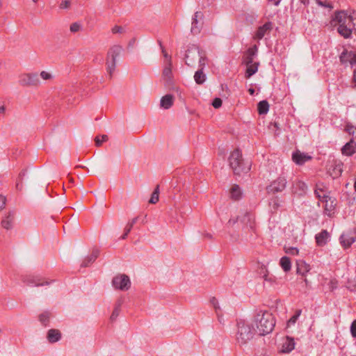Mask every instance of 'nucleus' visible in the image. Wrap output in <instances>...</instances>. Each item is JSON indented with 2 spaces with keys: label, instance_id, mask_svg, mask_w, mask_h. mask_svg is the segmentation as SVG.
<instances>
[{
  "label": "nucleus",
  "instance_id": "18",
  "mask_svg": "<svg viewBox=\"0 0 356 356\" xmlns=\"http://www.w3.org/2000/svg\"><path fill=\"white\" fill-rule=\"evenodd\" d=\"M341 152L343 155L350 156L356 152V143L353 139L346 143L342 149Z\"/></svg>",
  "mask_w": 356,
  "mask_h": 356
},
{
  "label": "nucleus",
  "instance_id": "28",
  "mask_svg": "<svg viewBox=\"0 0 356 356\" xmlns=\"http://www.w3.org/2000/svg\"><path fill=\"white\" fill-rule=\"evenodd\" d=\"M280 265L284 272H288L291 268V262L289 257L284 256L280 259Z\"/></svg>",
  "mask_w": 356,
  "mask_h": 356
},
{
  "label": "nucleus",
  "instance_id": "6",
  "mask_svg": "<svg viewBox=\"0 0 356 356\" xmlns=\"http://www.w3.org/2000/svg\"><path fill=\"white\" fill-rule=\"evenodd\" d=\"M205 60L206 58L201 54L197 47L193 46L187 49L185 56V63L188 66H193L197 60L199 66L205 67Z\"/></svg>",
  "mask_w": 356,
  "mask_h": 356
},
{
  "label": "nucleus",
  "instance_id": "62",
  "mask_svg": "<svg viewBox=\"0 0 356 356\" xmlns=\"http://www.w3.org/2000/svg\"><path fill=\"white\" fill-rule=\"evenodd\" d=\"M5 107L4 106H0V114L3 113L5 112Z\"/></svg>",
  "mask_w": 356,
  "mask_h": 356
},
{
  "label": "nucleus",
  "instance_id": "19",
  "mask_svg": "<svg viewBox=\"0 0 356 356\" xmlns=\"http://www.w3.org/2000/svg\"><path fill=\"white\" fill-rule=\"evenodd\" d=\"M14 220V212L9 211L6 216L2 219L1 225L3 228L6 230H10L13 228Z\"/></svg>",
  "mask_w": 356,
  "mask_h": 356
},
{
  "label": "nucleus",
  "instance_id": "33",
  "mask_svg": "<svg viewBox=\"0 0 356 356\" xmlns=\"http://www.w3.org/2000/svg\"><path fill=\"white\" fill-rule=\"evenodd\" d=\"M172 63L170 59L168 60V65H166L163 70V76L168 80L172 78Z\"/></svg>",
  "mask_w": 356,
  "mask_h": 356
},
{
  "label": "nucleus",
  "instance_id": "8",
  "mask_svg": "<svg viewBox=\"0 0 356 356\" xmlns=\"http://www.w3.org/2000/svg\"><path fill=\"white\" fill-rule=\"evenodd\" d=\"M286 184L287 181L284 177H278L266 186V192L268 194L273 195L277 193H282L286 188Z\"/></svg>",
  "mask_w": 356,
  "mask_h": 356
},
{
  "label": "nucleus",
  "instance_id": "42",
  "mask_svg": "<svg viewBox=\"0 0 356 356\" xmlns=\"http://www.w3.org/2000/svg\"><path fill=\"white\" fill-rule=\"evenodd\" d=\"M101 137L102 139L99 138V136H97L95 139V145L97 147L101 146L102 143L106 141L108 138L107 135H102Z\"/></svg>",
  "mask_w": 356,
  "mask_h": 356
},
{
  "label": "nucleus",
  "instance_id": "3",
  "mask_svg": "<svg viewBox=\"0 0 356 356\" xmlns=\"http://www.w3.org/2000/svg\"><path fill=\"white\" fill-rule=\"evenodd\" d=\"M229 163L235 175L246 174L250 170V164L245 163L239 149H234L229 156Z\"/></svg>",
  "mask_w": 356,
  "mask_h": 356
},
{
  "label": "nucleus",
  "instance_id": "48",
  "mask_svg": "<svg viewBox=\"0 0 356 356\" xmlns=\"http://www.w3.org/2000/svg\"><path fill=\"white\" fill-rule=\"evenodd\" d=\"M70 6V1L69 0H64L62 1L61 3L59 5V8L60 9H67Z\"/></svg>",
  "mask_w": 356,
  "mask_h": 356
},
{
  "label": "nucleus",
  "instance_id": "50",
  "mask_svg": "<svg viewBox=\"0 0 356 356\" xmlns=\"http://www.w3.org/2000/svg\"><path fill=\"white\" fill-rule=\"evenodd\" d=\"M131 229L132 228L130 226L127 225L125 228H124V233L121 236V238L122 239H125L127 238V236H128V234H129V232H131Z\"/></svg>",
  "mask_w": 356,
  "mask_h": 356
},
{
  "label": "nucleus",
  "instance_id": "24",
  "mask_svg": "<svg viewBox=\"0 0 356 356\" xmlns=\"http://www.w3.org/2000/svg\"><path fill=\"white\" fill-rule=\"evenodd\" d=\"M61 338L60 332L58 330L51 329L47 332V339L50 343H55Z\"/></svg>",
  "mask_w": 356,
  "mask_h": 356
},
{
  "label": "nucleus",
  "instance_id": "52",
  "mask_svg": "<svg viewBox=\"0 0 356 356\" xmlns=\"http://www.w3.org/2000/svg\"><path fill=\"white\" fill-rule=\"evenodd\" d=\"M352 66L356 65V54L355 53H352L350 55V59L349 63Z\"/></svg>",
  "mask_w": 356,
  "mask_h": 356
},
{
  "label": "nucleus",
  "instance_id": "17",
  "mask_svg": "<svg viewBox=\"0 0 356 356\" xmlns=\"http://www.w3.org/2000/svg\"><path fill=\"white\" fill-rule=\"evenodd\" d=\"M273 29V23L271 22H266L263 26H261L258 28L255 37L261 40L262 39L266 34L269 33Z\"/></svg>",
  "mask_w": 356,
  "mask_h": 356
},
{
  "label": "nucleus",
  "instance_id": "1",
  "mask_svg": "<svg viewBox=\"0 0 356 356\" xmlns=\"http://www.w3.org/2000/svg\"><path fill=\"white\" fill-rule=\"evenodd\" d=\"M353 17L344 10L335 13L332 19L334 26H338L337 31L344 38H351L353 31H356L355 28Z\"/></svg>",
  "mask_w": 356,
  "mask_h": 356
},
{
  "label": "nucleus",
  "instance_id": "16",
  "mask_svg": "<svg viewBox=\"0 0 356 356\" xmlns=\"http://www.w3.org/2000/svg\"><path fill=\"white\" fill-rule=\"evenodd\" d=\"M312 157L307 154L302 153L300 151H296L292 154V159L298 165H303L308 161H310Z\"/></svg>",
  "mask_w": 356,
  "mask_h": 356
},
{
  "label": "nucleus",
  "instance_id": "44",
  "mask_svg": "<svg viewBox=\"0 0 356 356\" xmlns=\"http://www.w3.org/2000/svg\"><path fill=\"white\" fill-rule=\"evenodd\" d=\"M222 101L220 98L219 97H216L213 102H212V106L215 108H220L221 106H222Z\"/></svg>",
  "mask_w": 356,
  "mask_h": 356
},
{
  "label": "nucleus",
  "instance_id": "14",
  "mask_svg": "<svg viewBox=\"0 0 356 356\" xmlns=\"http://www.w3.org/2000/svg\"><path fill=\"white\" fill-rule=\"evenodd\" d=\"M258 48L256 45H254L247 49L243 56V63L245 65H249L254 62V58L257 56Z\"/></svg>",
  "mask_w": 356,
  "mask_h": 356
},
{
  "label": "nucleus",
  "instance_id": "64",
  "mask_svg": "<svg viewBox=\"0 0 356 356\" xmlns=\"http://www.w3.org/2000/svg\"><path fill=\"white\" fill-rule=\"evenodd\" d=\"M353 80L354 82L356 83V70L354 71Z\"/></svg>",
  "mask_w": 356,
  "mask_h": 356
},
{
  "label": "nucleus",
  "instance_id": "25",
  "mask_svg": "<svg viewBox=\"0 0 356 356\" xmlns=\"http://www.w3.org/2000/svg\"><path fill=\"white\" fill-rule=\"evenodd\" d=\"M259 65V63L258 62H254L249 65H245L247 67L245 73V76L246 79H250L258 71Z\"/></svg>",
  "mask_w": 356,
  "mask_h": 356
},
{
  "label": "nucleus",
  "instance_id": "5",
  "mask_svg": "<svg viewBox=\"0 0 356 356\" xmlns=\"http://www.w3.org/2000/svg\"><path fill=\"white\" fill-rule=\"evenodd\" d=\"M122 47L120 45H113L108 51L106 55V70L111 79L116 67V58L120 56L122 51Z\"/></svg>",
  "mask_w": 356,
  "mask_h": 356
},
{
  "label": "nucleus",
  "instance_id": "53",
  "mask_svg": "<svg viewBox=\"0 0 356 356\" xmlns=\"http://www.w3.org/2000/svg\"><path fill=\"white\" fill-rule=\"evenodd\" d=\"M26 174V170H22L19 172L17 179H19L20 181H23V179L25 177Z\"/></svg>",
  "mask_w": 356,
  "mask_h": 356
},
{
  "label": "nucleus",
  "instance_id": "45",
  "mask_svg": "<svg viewBox=\"0 0 356 356\" xmlns=\"http://www.w3.org/2000/svg\"><path fill=\"white\" fill-rule=\"evenodd\" d=\"M40 76L44 80H49L52 78V75L46 71H42L40 72Z\"/></svg>",
  "mask_w": 356,
  "mask_h": 356
},
{
  "label": "nucleus",
  "instance_id": "9",
  "mask_svg": "<svg viewBox=\"0 0 356 356\" xmlns=\"http://www.w3.org/2000/svg\"><path fill=\"white\" fill-rule=\"evenodd\" d=\"M112 284L115 289L127 291L131 286V281L127 275L120 274L113 278Z\"/></svg>",
  "mask_w": 356,
  "mask_h": 356
},
{
  "label": "nucleus",
  "instance_id": "57",
  "mask_svg": "<svg viewBox=\"0 0 356 356\" xmlns=\"http://www.w3.org/2000/svg\"><path fill=\"white\" fill-rule=\"evenodd\" d=\"M298 250L296 248H291L289 251H286L287 253L296 255L298 254Z\"/></svg>",
  "mask_w": 356,
  "mask_h": 356
},
{
  "label": "nucleus",
  "instance_id": "35",
  "mask_svg": "<svg viewBox=\"0 0 356 356\" xmlns=\"http://www.w3.org/2000/svg\"><path fill=\"white\" fill-rule=\"evenodd\" d=\"M353 51H348L346 49L343 50L339 56V59L341 63L347 64L349 63L350 59V55Z\"/></svg>",
  "mask_w": 356,
  "mask_h": 356
},
{
  "label": "nucleus",
  "instance_id": "61",
  "mask_svg": "<svg viewBox=\"0 0 356 356\" xmlns=\"http://www.w3.org/2000/svg\"><path fill=\"white\" fill-rule=\"evenodd\" d=\"M273 1L275 6H278L281 0H268Z\"/></svg>",
  "mask_w": 356,
  "mask_h": 356
},
{
  "label": "nucleus",
  "instance_id": "10",
  "mask_svg": "<svg viewBox=\"0 0 356 356\" xmlns=\"http://www.w3.org/2000/svg\"><path fill=\"white\" fill-rule=\"evenodd\" d=\"M19 83L22 86H38L40 81L37 73H28L19 76Z\"/></svg>",
  "mask_w": 356,
  "mask_h": 356
},
{
  "label": "nucleus",
  "instance_id": "51",
  "mask_svg": "<svg viewBox=\"0 0 356 356\" xmlns=\"http://www.w3.org/2000/svg\"><path fill=\"white\" fill-rule=\"evenodd\" d=\"M216 316H217L218 322L220 324L224 325L225 320H224L223 315L222 314L221 312H216Z\"/></svg>",
  "mask_w": 356,
  "mask_h": 356
},
{
  "label": "nucleus",
  "instance_id": "47",
  "mask_svg": "<svg viewBox=\"0 0 356 356\" xmlns=\"http://www.w3.org/2000/svg\"><path fill=\"white\" fill-rule=\"evenodd\" d=\"M6 204V197L3 195H0V211L3 210L5 208Z\"/></svg>",
  "mask_w": 356,
  "mask_h": 356
},
{
  "label": "nucleus",
  "instance_id": "32",
  "mask_svg": "<svg viewBox=\"0 0 356 356\" xmlns=\"http://www.w3.org/2000/svg\"><path fill=\"white\" fill-rule=\"evenodd\" d=\"M122 305V300L120 299L118 300L117 301V302L115 303V308H114V309L111 315V317H110V319L111 321H115L116 318H118V316H119Z\"/></svg>",
  "mask_w": 356,
  "mask_h": 356
},
{
  "label": "nucleus",
  "instance_id": "55",
  "mask_svg": "<svg viewBox=\"0 0 356 356\" xmlns=\"http://www.w3.org/2000/svg\"><path fill=\"white\" fill-rule=\"evenodd\" d=\"M316 2L318 5L325 7V8H332L329 3L323 2L320 0H316Z\"/></svg>",
  "mask_w": 356,
  "mask_h": 356
},
{
  "label": "nucleus",
  "instance_id": "12",
  "mask_svg": "<svg viewBox=\"0 0 356 356\" xmlns=\"http://www.w3.org/2000/svg\"><path fill=\"white\" fill-rule=\"evenodd\" d=\"M356 240V229L353 231H348L343 233L339 237V242L341 246L346 249L351 246V245Z\"/></svg>",
  "mask_w": 356,
  "mask_h": 356
},
{
  "label": "nucleus",
  "instance_id": "23",
  "mask_svg": "<svg viewBox=\"0 0 356 356\" xmlns=\"http://www.w3.org/2000/svg\"><path fill=\"white\" fill-rule=\"evenodd\" d=\"M295 348L294 339L291 337H287L285 342L282 345V352L289 353L292 351Z\"/></svg>",
  "mask_w": 356,
  "mask_h": 356
},
{
  "label": "nucleus",
  "instance_id": "40",
  "mask_svg": "<svg viewBox=\"0 0 356 356\" xmlns=\"http://www.w3.org/2000/svg\"><path fill=\"white\" fill-rule=\"evenodd\" d=\"M345 130L351 136L356 138V127H354L351 124H346L345 127Z\"/></svg>",
  "mask_w": 356,
  "mask_h": 356
},
{
  "label": "nucleus",
  "instance_id": "43",
  "mask_svg": "<svg viewBox=\"0 0 356 356\" xmlns=\"http://www.w3.org/2000/svg\"><path fill=\"white\" fill-rule=\"evenodd\" d=\"M210 302L213 305V307H214V309H215L216 312H220V305L218 304V300L215 297H213L212 298H211Z\"/></svg>",
  "mask_w": 356,
  "mask_h": 356
},
{
  "label": "nucleus",
  "instance_id": "7",
  "mask_svg": "<svg viewBox=\"0 0 356 356\" xmlns=\"http://www.w3.org/2000/svg\"><path fill=\"white\" fill-rule=\"evenodd\" d=\"M237 221H240L244 227L255 232V220L254 216L247 211H244L238 216L236 219H229L228 221L229 225H234Z\"/></svg>",
  "mask_w": 356,
  "mask_h": 356
},
{
  "label": "nucleus",
  "instance_id": "26",
  "mask_svg": "<svg viewBox=\"0 0 356 356\" xmlns=\"http://www.w3.org/2000/svg\"><path fill=\"white\" fill-rule=\"evenodd\" d=\"M200 69L194 74V80L197 84H202L206 80V75L203 72L204 67L199 66Z\"/></svg>",
  "mask_w": 356,
  "mask_h": 356
},
{
  "label": "nucleus",
  "instance_id": "30",
  "mask_svg": "<svg viewBox=\"0 0 356 356\" xmlns=\"http://www.w3.org/2000/svg\"><path fill=\"white\" fill-rule=\"evenodd\" d=\"M51 316V313L48 311H45L39 315V321L43 326L49 325Z\"/></svg>",
  "mask_w": 356,
  "mask_h": 356
},
{
  "label": "nucleus",
  "instance_id": "37",
  "mask_svg": "<svg viewBox=\"0 0 356 356\" xmlns=\"http://www.w3.org/2000/svg\"><path fill=\"white\" fill-rule=\"evenodd\" d=\"M301 313H302V310L301 309H297L294 314V315H293L290 318L289 320L287 321V326H291V325H294L298 318H299V316L301 315Z\"/></svg>",
  "mask_w": 356,
  "mask_h": 356
},
{
  "label": "nucleus",
  "instance_id": "21",
  "mask_svg": "<svg viewBox=\"0 0 356 356\" xmlns=\"http://www.w3.org/2000/svg\"><path fill=\"white\" fill-rule=\"evenodd\" d=\"M330 237L328 232L325 229L321 230V232L316 234L315 239L317 245L324 246L327 243V239Z\"/></svg>",
  "mask_w": 356,
  "mask_h": 356
},
{
  "label": "nucleus",
  "instance_id": "56",
  "mask_svg": "<svg viewBox=\"0 0 356 356\" xmlns=\"http://www.w3.org/2000/svg\"><path fill=\"white\" fill-rule=\"evenodd\" d=\"M138 217H136L134 218H133L131 221H129L127 225L130 226L131 228L133 227V226L136 223V222L138 221Z\"/></svg>",
  "mask_w": 356,
  "mask_h": 356
},
{
  "label": "nucleus",
  "instance_id": "22",
  "mask_svg": "<svg viewBox=\"0 0 356 356\" xmlns=\"http://www.w3.org/2000/svg\"><path fill=\"white\" fill-rule=\"evenodd\" d=\"M174 102V97L172 95L168 94L162 97L160 101V106L164 109H169Z\"/></svg>",
  "mask_w": 356,
  "mask_h": 356
},
{
  "label": "nucleus",
  "instance_id": "11",
  "mask_svg": "<svg viewBox=\"0 0 356 356\" xmlns=\"http://www.w3.org/2000/svg\"><path fill=\"white\" fill-rule=\"evenodd\" d=\"M203 13L200 11H196L194 13L192 17L191 29V31L193 35H197L200 33L203 24Z\"/></svg>",
  "mask_w": 356,
  "mask_h": 356
},
{
  "label": "nucleus",
  "instance_id": "38",
  "mask_svg": "<svg viewBox=\"0 0 356 356\" xmlns=\"http://www.w3.org/2000/svg\"><path fill=\"white\" fill-rule=\"evenodd\" d=\"M270 207L272 210L276 211L281 207L280 200L277 197L272 198L270 202Z\"/></svg>",
  "mask_w": 356,
  "mask_h": 356
},
{
  "label": "nucleus",
  "instance_id": "15",
  "mask_svg": "<svg viewBox=\"0 0 356 356\" xmlns=\"http://www.w3.org/2000/svg\"><path fill=\"white\" fill-rule=\"evenodd\" d=\"M307 190V186L304 181L296 179L293 182L292 193L303 195L306 193Z\"/></svg>",
  "mask_w": 356,
  "mask_h": 356
},
{
  "label": "nucleus",
  "instance_id": "31",
  "mask_svg": "<svg viewBox=\"0 0 356 356\" xmlns=\"http://www.w3.org/2000/svg\"><path fill=\"white\" fill-rule=\"evenodd\" d=\"M309 270V266L303 261H300L297 262V273L305 275L306 273H307Z\"/></svg>",
  "mask_w": 356,
  "mask_h": 356
},
{
  "label": "nucleus",
  "instance_id": "39",
  "mask_svg": "<svg viewBox=\"0 0 356 356\" xmlns=\"http://www.w3.org/2000/svg\"><path fill=\"white\" fill-rule=\"evenodd\" d=\"M332 172L331 173V175L333 177V178H336L339 177L342 173V169L340 165H337L332 170Z\"/></svg>",
  "mask_w": 356,
  "mask_h": 356
},
{
  "label": "nucleus",
  "instance_id": "4",
  "mask_svg": "<svg viewBox=\"0 0 356 356\" xmlns=\"http://www.w3.org/2000/svg\"><path fill=\"white\" fill-rule=\"evenodd\" d=\"M256 330L249 323L240 320L237 322L236 341L240 345L246 344L254 337Z\"/></svg>",
  "mask_w": 356,
  "mask_h": 356
},
{
  "label": "nucleus",
  "instance_id": "49",
  "mask_svg": "<svg viewBox=\"0 0 356 356\" xmlns=\"http://www.w3.org/2000/svg\"><path fill=\"white\" fill-rule=\"evenodd\" d=\"M112 33L113 34H115V33H121L123 32V28L120 26H115L113 29H112Z\"/></svg>",
  "mask_w": 356,
  "mask_h": 356
},
{
  "label": "nucleus",
  "instance_id": "13",
  "mask_svg": "<svg viewBox=\"0 0 356 356\" xmlns=\"http://www.w3.org/2000/svg\"><path fill=\"white\" fill-rule=\"evenodd\" d=\"M323 198L322 202H325V213L328 216H331L335 209L336 200L327 195H324Z\"/></svg>",
  "mask_w": 356,
  "mask_h": 356
},
{
  "label": "nucleus",
  "instance_id": "34",
  "mask_svg": "<svg viewBox=\"0 0 356 356\" xmlns=\"http://www.w3.org/2000/svg\"><path fill=\"white\" fill-rule=\"evenodd\" d=\"M231 197L234 200H239L241 197V191L238 185H234L231 189Z\"/></svg>",
  "mask_w": 356,
  "mask_h": 356
},
{
  "label": "nucleus",
  "instance_id": "58",
  "mask_svg": "<svg viewBox=\"0 0 356 356\" xmlns=\"http://www.w3.org/2000/svg\"><path fill=\"white\" fill-rule=\"evenodd\" d=\"M314 193L321 201L323 200V197H321V195H320V192L318 190H315Z\"/></svg>",
  "mask_w": 356,
  "mask_h": 356
},
{
  "label": "nucleus",
  "instance_id": "20",
  "mask_svg": "<svg viewBox=\"0 0 356 356\" xmlns=\"http://www.w3.org/2000/svg\"><path fill=\"white\" fill-rule=\"evenodd\" d=\"M99 254V250L98 249H93L92 253L87 256L82 261L81 264V267L86 268L90 266L98 257Z\"/></svg>",
  "mask_w": 356,
  "mask_h": 356
},
{
  "label": "nucleus",
  "instance_id": "27",
  "mask_svg": "<svg viewBox=\"0 0 356 356\" xmlns=\"http://www.w3.org/2000/svg\"><path fill=\"white\" fill-rule=\"evenodd\" d=\"M24 282L30 286H38L49 284V282H42L40 279L35 277H28L24 280Z\"/></svg>",
  "mask_w": 356,
  "mask_h": 356
},
{
  "label": "nucleus",
  "instance_id": "59",
  "mask_svg": "<svg viewBox=\"0 0 356 356\" xmlns=\"http://www.w3.org/2000/svg\"><path fill=\"white\" fill-rule=\"evenodd\" d=\"M159 44H160L161 47L162 48V52L163 54L164 57L166 58H170V57L168 56V54L163 49V47L161 45V42H159Z\"/></svg>",
  "mask_w": 356,
  "mask_h": 356
},
{
  "label": "nucleus",
  "instance_id": "41",
  "mask_svg": "<svg viewBox=\"0 0 356 356\" xmlns=\"http://www.w3.org/2000/svg\"><path fill=\"white\" fill-rule=\"evenodd\" d=\"M82 26L79 22H74L70 25V30L72 33H76L81 31Z\"/></svg>",
  "mask_w": 356,
  "mask_h": 356
},
{
  "label": "nucleus",
  "instance_id": "46",
  "mask_svg": "<svg viewBox=\"0 0 356 356\" xmlns=\"http://www.w3.org/2000/svg\"><path fill=\"white\" fill-rule=\"evenodd\" d=\"M350 333L353 337L356 338V319L351 323Z\"/></svg>",
  "mask_w": 356,
  "mask_h": 356
},
{
  "label": "nucleus",
  "instance_id": "2",
  "mask_svg": "<svg viewBox=\"0 0 356 356\" xmlns=\"http://www.w3.org/2000/svg\"><path fill=\"white\" fill-rule=\"evenodd\" d=\"M254 321L259 335L262 336L270 333L275 325L274 316L268 311L258 312Z\"/></svg>",
  "mask_w": 356,
  "mask_h": 356
},
{
  "label": "nucleus",
  "instance_id": "29",
  "mask_svg": "<svg viewBox=\"0 0 356 356\" xmlns=\"http://www.w3.org/2000/svg\"><path fill=\"white\" fill-rule=\"evenodd\" d=\"M258 113L260 115L266 114L269 110V104L266 100H262L257 105Z\"/></svg>",
  "mask_w": 356,
  "mask_h": 356
},
{
  "label": "nucleus",
  "instance_id": "63",
  "mask_svg": "<svg viewBox=\"0 0 356 356\" xmlns=\"http://www.w3.org/2000/svg\"><path fill=\"white\" fill-rule=\"evenodd\" d=\"M273 125V127L275 128H276V130H279L280 129V128L278 127V124L277 122H274Z\"/></svg>",
  "mask_w": 356,
  "mask_h": 356
},
{
  "label": "nucleus",
  "instance_id": "54",
  "mask_svg": "<svg viewBox=\"0 0 356 356\" xmlns=\"http://www.w3.org/2000/svg\"><path fill=\"white\" fill-rule=\"evenodd\" d=\"M15 187L17 191H22L23 188L22 181H20L19 179H17Z\"/></svg>",
  "mask_w": 356,
  "mask_h": 356
},
{
  "label": "nucleus",
  "instance_id": "60",
  "mask_svg": "<svg viewBox=\"0 0 356 356\" xmlns=\"http://www.w3.org/2000/svg\"><path fill=\"white\" fill-rule=\"evenodd\" d=\"M300 1L305 6H308L309 4V0H300Z\"/></svg>",
  "mask_w": 356,
  "mask_h": 356
},
{
  "label": "nucleus",
  "instance_id": "36",
  "mask_svg": "<svg viewBox=\"0 0 356 356\" xmlns=\"http://www.w3.org/2000/svg\"><path fill=\"white\" fill-rule=\"evenodd\" d=\"M159 186L157 185L152 193L151 197L149 200L150 204H156L159 201Z\"/></svg>",
  "mask_w": 356,
  "mask_h": 356
}]
</instances>
